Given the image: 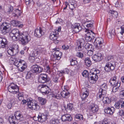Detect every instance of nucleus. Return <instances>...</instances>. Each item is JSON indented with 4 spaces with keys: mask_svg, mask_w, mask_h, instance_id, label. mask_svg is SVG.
<instances>
[{
    "mask_svg": "<svg viewBox=\"0 0 124 124\" xmlns=\"http://www.w3.org/2000/svg\"><path fill=\"white\" fill-rule=\"evenodd\" d=\"M106 91L105 90H103L100 88L98 93L97 95V98L98 100L99 101H102L105 95L106 94Z\"/></svg>",
    "mask_w": 124,
    "mask_h": 124,
    "instance_id": "11",
    "label": "nucleus"
},
{
    "mask_svg": "<svg viewBox=\"0 0 124 124\" xmlns=\"http://www.w3.org/2000/svg\"><path fill=\"white\" fill-rule=\"evenodd\" d=\"M92 58L93 60L95 61L96 62L100 61L101 59V54L100 53H98L93 56Z\"/></svg>",
    "mask_w": 124,
    "mask_h": 124,
    "instance_id": "20",
    "label": "nucleus"
},
{
    "mask_svg": "<svg viewBox=\"0 0 124 124\" xmlns=\"http://www.w3.org/2000/svg\"><path fill=\"white\" fill-rule=\"evenodd\" d=\"M49 115V113L47 111L45 112L44 113H39L38 117V121L40 122L45 121L48 119Z\"/></svg>",
    "mask_w": 124,
    "mask_h": 124,
    "instance_id": "6",
    "label": "nucleus"
},
{
    "mask_svg": "<svg viewBox=\"0 0 124 124\" xmlns=\"http://www.w3.org/2000/svg\"><path fill=\"white\" fill-rule=\"evenodd\" d=\"M22 63V65H20L18 68L19 71L20 72L23 71L27 67V64L26 63Z\"/></svg>",
    "mask_w": 124,
    "mask_h": 124,
    "instance_id": "28",
    "label": "nucleus"
},
{
    "mask_svg": "<svg viewBox=\"0 0 124 124\" xmlns=\"http://www.w3.org/2000/svg\"><path fill=\"white\" fill-rule=\"evenodd\" d=\"M13 10V7L11 6H10L8 8V12L9 13L11 12Z\"/></svg>",
    "mask_w": 124,
    "mask_h": 124,
    "instance_id": "58",
    "label": "nucleus"
},
{
    "mask_svg": "<svg viewBox=\"0 0 124 124\" xmlns=\"http://www.w3.org/2000/svg\"><path fill=\"white\" fill-rule=\"evenodd\" d=\"M70 65H76L77 63V61L76 60V59L75 58L70 59Z\"/></svg>",
    "mask_w": 124,
    "mask_h": 124,
    "instance_id": "39",
    "label": "nucleus"
},
{
    "mask_svg": "<svg viewBox=\"0 0 124 124\" xmlns=\"http://www.w3.org/2000/svg\"><path fill=\"white\" fill-rule=\"evenodd\" d=\"M31 74L30 71L28 72L26 76V79H28L30 78L31 76Z\"/></svg>",
    "mask_w": 124,
    "mask_h": 124,
    "instance_id": "55",
    "label": "nucleus"
},
{
    "mask_svg": "<svg viewBox=\"0 0 124 124\" xmlns=\"http://www.w3.org/2000/svg\"><path fill=\"white\" fill-rule=\"evenodd\" d=\"M75 118H76L80 120L83 119V116L80 114L76 115L75 116Z\"/></svg>",
    "mask_w": 124,
    "mask_h": 124,
    "instance_id": "51",
    "label": "nucleus"
},
{
    "mask_svg": "<svg viewBox=\"0 0 124 124\" xmlns=\"http://www.w3.org/2000/svg\"><path fill=\"white\" fill-rule=\"evenodd\" d=\"M49 79L46 74H41L38 79L40 83H44L48 82Z\"/></svg>",
    "mask_w": 124,
    "mask_h": 124,
    "instance_id": "12",
    "label": "nucleus"
},
{
    "mask_svg": "<svg viewBox=\"0 0 124 124\" xmlns=\"http://www.w3.org/2000/svg\"><path fill=\"white\" fill-rule=\"evenodd\" d=\"M22 33H21L18 29H15L12 30L10 33L9 35L10 36H19L21 35Z\"/></svg>",
    "mask_w": 124,
    "mask_h": 124,
    "instance_id": "19",
    "label": "nucleus"
},
{
    "mask_svg": "<svg viewBox=\"0 0 124 124\" xmlns=\"http://www.w3.org/2000/svg\"><path fill=\"white\" fill-rule=\"evenodd\" d=\"M115 111V108L113 107L110 108L108 107L104 109V112L105 113L110 115L112 114Z\"/></svg>",
    "mask_w": 124,
    "mask_h": 124,
    "instance_id": "21",
    "label": "nucleus"
},
{
    "mask_svg": "<svg viewBox=\"0 0 124 124\" xmlns=\"http://www.w3.org/2000/svg\"><path fill=\"white\" fill-rule=\"evenodd\" d=\"M96 70H93V69L91 70L90 73L92 75H97Z\"/></svg>",
    "mask_w": 124,
    "mask_h": 124,
    "instance_id": "63",
    "label": "nucleus"
},
{
    "mask_svg": "<svg viewBox=\"0 0 124 124\" xmlns=\"http://www.w3.org/2000/svg\"><path fill=\"white\" fill-rule=\"evenodd\" d=\"M116 76H115L113 77H112L109 81H116Z\"/></svg>",
    "mask_w": 124,
    "mask_h": 124,
    "instance_id": "62",
    "label": "nucleus"
},
{
    "mask_svg": "<svg viewBox=\"0 0 124 124\" xmlns=\"http://www.w3.org/2000/svg\"><path fill=\"white\" fill-rule=\"evenodd\" d=\"M120 100L116 102L115 104V106L116 108L118 109L120 107Z\"/></svg>",
    "mask_w": 124,
    "mask_h": 124,
    "instance_id": "43",
    "label": "nucleus"
},
{
    "mask_svg": "<svg viewBox=\"0 0 124 124\" xmlns=\"http://www.w3.org/2000/svg\"><path fill=\"white\" fill-rule=\"evenodd\" d=\"M20 39L22 44L25 45L31 40V37L27 32H25L20 35Z\"/></svg>",
    "mask_w": 124,
    "mask_h": 124,
    "instance_id": "3",
    "label": "nucleus"
},
{
    "mask_svg": "<svg viewBox=\"0 0 124 124\" xmlns=\"http://www.w3.org/2000/svg\"><path fill=\"white\" fill-rule=\"evenodd\" d=\"M11 25L9 23L4 22L1 25V29L3 32L5 34L6 33L9 32L10 30Z\"/></svg>",
    "mask_w": 124,
    "mask_h": 124,
    "instance_id": "7",
    "label": "nucleus"
},
{
    "mask_svg": "<svg viewBox=\"0 0 124 124\" xmlns=\"http://www.w3.org/2000/svg\"><path fill=\"white\" fill-rule=\"evenodd\" d=\"M120 85V84L118 83L116 86H114L112 89V91L113 92H116L118 90L119 87Z\"/></svg>",
    "mask_w": 124,
    "mask_h": 124,
    "instance_id": "34",
    "label": "nucleus"
},
{
    "mask_svg": "<svg viewBox=\"0 0 124 124\" xmlns=\"http://www.w3.org/2000/svg\"><path fill=\"white\" fill-rule=\"evenodd\" d=\"M8 120L10 124H17V120L14 116H9L8 118Z\"/></svg>",
    "mask_w": 124,
    "mask_h": 124,
    "instance_id": "24",
    "label": "nucleus"
},
{
    "mask_svg": "<svg viewBox=\"0 0 124 124\" xmlns=\"http://www.w3.org/2000/svg\"><path fill=\"white\" fill-rule=\"evenodd\" d=\"M31 99H27V104L28 107L32 110H38L39 109L40 107L37 102L32 101Z\"/></svg>",
    "mask_w": 124,
    "mask_h": 124,
    "instance_id": "4",
    "label": "nucleus"
},
{
    "mask_svg": "<svg viewBox=\"0 0 124 124\" xmlns=\"http://www.w3.org/2000/svg\"><path fill=\"white\" fill-rule=\"evenodd\" d=\"M32 71L34 73H40L43 70V68L37 65H34L32 66Z\"/></svg>",
    "mask_w": 124,
    "mask_h": 124,
    "instance_id": "15",
    "label": "nucleus"
},
{
    "mask_svg": "<svg viewBox=\"0 0 124 124\" xmlns=\"http://www.w3.org/2000/svg\"><path fill=\"white\" fill-rule=\"evenodd\" d=\"M71 27L72 30L75 32L77 33L82 29V28L79 23H76L71 25Z\"/></svg>",
    "mask_w": 124,
    "mask_h": 124,
    "instance_id": "13",
    "label": "nucleus"
},
{
    "mask_svg": "<svg viewBox=\"0 0 124 124\" xmlns=\"http://www.w3.org/2000/svg\"><path fill=\"white\" fill-rule=\"evenodd\" d=\"M108 13L112 14V16H113V15H117V13L116 11H112L110 10H109L108 11Z\"/></svg>",
    "mask_w": 124,
    "mask_h": 124,
    "instance_id": "53",
    "label": "nucleus"
},
{
    "mask_svg": "<svg viewBox=\"0 0 124 124\" xmlns=\"http://www.w3.org/2000/svg\"><path fill=\"white\" fill-rule=\"evenodd\" d=\"M70 94L69 93L67 89L66 90V91L65 90L63 91L62 93H61L62 96L65 98L67 97Z\"/></svg>",
    "mask_w": 124,
    "mask_h": 124,
    "instance_id": "33",
    "label": "nucleus"
},
{
    "mask_svg": "<svg viewBox=\"0 0 124 124\" xmlns=\"http://www.w3.org/2000/svg\"><path fill=\"white\" fill-rule=\"evenodd\" d=\"M55 52L54 56V58L57 60H59L61 56L62 53L59 52L60 49L59 48H55L53 49Z\"/></svg>",
    "mask_w": 124,
    "mask_h": 124,
    "instance_id": "16",
    "label": "nucleus"
},
{
    "mask_svg": "<svg viewBox=\"0 0 124 124\" xmlns=\"http://www.w3.org/2000/svg\"><path fill=\"white\" fill-rule=\"evenodd\" d=\"M51 124H58V121L57 120L55 119H52L50 121Z\"/></svg>",
    "mask_w": 124,
    "mask_h": 124,
    "instance_id": "47",
    "label": "nucleus"
},
{
    "mask_svg": "<svg viewBox=\"0 0 124 124\" xmlns=\"http://www.w3.org/2000/svg\"><path fill=\"white\" fill-rule=\"evenodd\" d=\"M39 87H40V91L43 95L48 94L50 90L49 87L46 85H41Z\"/></svg>",
    "mask_w": 124,
    "mask_h": 124,
    "instance_id": "10",
    "label": "nucleus"
},
{
    "mask_svg": "<svg viewBox=\"0 0 124 124\" xmlns=\"http://www.w3.org/2000/svg\"><path fill=\"white\" fill-rule=\"evenodd\" d=\"M29 59L30 62H34L35 60V57L31 56H29Z\"/></svg>",
    "mask_w": 124,
    "mask_h": 124,
    "instance_id": "57",
    "label": "nucleus"
},
{
    "mask_svg": "<svg viewBox=\"0 0 124 124\" xmlns=\"http://www.w3.org/2000/svg\"><path fill=\"white\" fill-rule=\"evenodd\" d=\"M58 77L54 76L53 77L52 80L54 83H57V82H58Z\"/></svg>",
    "mask_w": 124,
    "mask_h": 124,
    "instance_id": "50",
    "label": "nucleus"
},
{
    "mask_svg": "<svg viewBox=\"0 0 124 124\" xmlns=\"http://www.w3.org/2000/svg\"><path fill=\"white\" fill-rule=\"evenodd\" d=\"M38 51H39V54H40V53H44L45 52V49L42 48H40L39 50Z\"/></svg>",
    "mask_w": 124,
    "mask_h": 124,
    "instance_id": "56",
    "label": "nucleus"
},
{
    "mask_svg": "<svg viewBox=\"0 0 124 124\" xmlns=\"http://www.w3.org/2000/svg\"><path fill=\"white\" fill-rule=\"evenodd\" d=\"M64 107L67 111H71L73 109V104L70 103L67 104V107L65 106H64Z\"/></svg>",
    "mask_w": 124,
    "mask_h": 124,
    "instance_id": "29",
    "label": "nucleus"
},
{
    "mask_svg": "<svg viewBox=\"0 0 124 124\" xmlns=\"http://www.w3.org/2000/svg\"><path fill=\"white\" fill-rule=\"evenodd\" d=\"M90 111L89 113L90 115L91 116L93 113L96 112L98 109V108L97 106H91L89 108Z\"/></svg>",
    "mask_w": 124,
    "mask_h": 124,
    "instance_id": "22",
    "label": "nucleus"
},
{
    "mask_svg": "<svg viewBox=\"0 0 124 124\" xmlns=\"http://www.w3.org/2000/svg\"><path fill=\"white\" fill-rule=\"evenodd\" d=\"M103 42V40L102 38H97L95 40L94 44L97 48L100 49L102 48Z\"/></svg>",
    "mask_w": 124,
    "mask_h": 124,
    "instance_id": "8",
    "label": "nucleus"
},
{
    "mask_svg": "<svg viewBox=\"0 0 124 124\" xmlns=\"http://www.w3.org/2000/svg\"><path fill=\"white\" fill-rule=\"evenodd\" d=\"M121 107V108H124V101H122V100H120Z\"/></svg>",
    "mask_w": 124,
    "mask_h": 124,
    "instance_id": "59",
    "label": "nucleus"
},
{
    "mask_svg": "<svg viewBox=\"0 0 124 124\" xmlns=\"http://www.w3.org/2000/svg\"><path fill=\"white\" fill-rule=\"evenodd\" d=\"M120 95L121 98L124 99V89L120 91Z\"/></svg>",
    "mask_w": 124,
    "mask_h": 124,
    "instance_id": "48",
    "label": "nucleus"
},
{
    "mask_svg": "<svg viewBox=\"0 0 124 124\" xmlns=\"http://www.w3.org/2000/svg\"><path fill=\"white\" fill-rule=\"evenodd\" d=\"M86 101H85L82 100L81 104H80V106L81 107L85 106V103Z\"/></svg>",
    "mask_w": 124,
    "mask_h": 124,
    "instance_id": "60",
    "label": "nucleus"
},
{
    "mask_svg": "<svg viewBox=\"0 0 124 124\" xmlns=\"http://www.w3.org/2000/svg\"><path fill=\"white\" fill-rule=\"evenodd\" d=\"M100 88L103 90L106 91L107 89V86L106 84L105 83L103 84L101 86Z\"/></svg>",
    "mask_w": 124,
    "mask_h": 124,
    "instance_id": "42",
    "label": "nucleus"
},
{
    "mask_svg": "<svg viewBox=\"0 0 124 124\" xmlns=\"http://www.w3.org/2000/svg\"><path fill=\"white\" fill-rule=\"evenodd\" d=\"M86 31L87 33L86 34L85 39L87 42H93L95 34L91 31L86 29Z\"/></svg>",
    "mask_w": 124,
    "mask_h": 124,
    "instance_id": "5",
    "label": "nucleus"
},
{
    "mask_svg": "<svg viewBox=\"0 0 124 124\" xmlns=\"http://www.w3.org/2000/svg\"><path fill=\"white\" fill-rule=\"evenodd\" d=\"M59 29H58V31L56 30V31H53L54 33V34H55V36L56 37H57V38H58L59 37V33H58V31L59 30Z\"/></svg>",
    "mask_w": 124,
    "mask_h": 124,
    "instance_id": "61",
    "label": "nucleus"
},
{
    "mask_svg": "<svg viewBox=\"0 0 124 124\" xmlns=\"http://www.w3.org/2000/svg\"><path fill=\"white\" fill-rule=\"evenodd\" d=\"M85 65L88 67L90 66L92 63L91 62L90 58H86L85 59Z\"/></svg>",
    "mask_w": 124,
    "mask_h": 124,
    "instance_id": "32",
    "label": "nucleus"
},
{
    "mask_svg": "<svg viewBox=\"0 0 124 124\" xmlns=\"http://www.w3.org/2000/svg\"><path fill=\"white\" fill-rule=\"evenodd\" d=\"M109 83L110 84V85H111L112 86H116L117 84L118 83H120V82L119 81H109Z\"/></svg>",
    "mask_w": 124,
    "mask_h": 124,
    "instance_id": "38",
    "label": "nucleus"
},
{
    "mask_svg": "<svg viewBox=\"0 0 124 124\" xmlns=\"http://www.w3.org/2000/svg\"><path fill=\"white\" fill-rule=\"evenodd\" d=\"M44 33L40 28H39V29H36L34 31V35L36 37H40Z\"/></svg>",
    "mask_w": 124,
    "mask_h": 124,
    "instance_id": "18",
    "label": "nucleus"
},
{
    "mask_svg": "<svg viewBox=\"0 0 124 124\" xmlns=\"http://www.w3.org/2000/svg\"><path fill=\"white\" fill-rule=\"evenodd\" d=\"M14 116L15 117L17 120H19L21 121L23 120V116L19 111H17L15 112Z\"/></svg>",
    "mask_w": 124,
    "mask_h": 124,
    "instance_id": "26",
    "label": "nucleus"
},
{
    "mask_svg": "<svg viewBox=\"0 0 124 124\" xmlns=\"http://www.w3.org/2000/svg\"><path fill=\"white\" fill-rule=\"evenodd\" d=\"M84 24H86V26L87 28H91L93 26V23L90 21H87L85 22Z\"/></svg>",
    "mask_w": 124,
    "mask_h": 124,
    "instance_id": "30",
    "label": "nucleus"
},
{
    "mask_svg": "<svg viewBox=\"0 0 124 124\" xmlns=\"http://www.w3.org/2000/svg\"><path fill=\"white\" fill-rule=\"evenodd\" d=\"M92 74H90L88 76V78L89 79H91L92 80L94 81H96L97 80L98 78V76L97 75H92V76H91Z\"/></svg>",
    "mask_w": 124,
    "mask_h": 124,
    "instance_id": "31",
    "label": "nucleus"
},
{
    "mask_svg": "<svg viewBox=\"0 0 124 124\" xmlns=\"http://www.w3.org/2000/svg\"><path fill=\"white\" fill-rule=\"evenodd\" d=\"M10 36L12 38V39L13 41H16L18 39H19L20 40V36Z\"/></svg>",
    "mask_w": 124,
    "mask_h": 124,
    "instance_id": "45",
    "label": "nucleus"
},
{
    "mask_svg": "<svg viewBox=\"0 0 124 124\" xmlns=\"http://www.w3.org/2000/svg\"><path fill=\"white\" fill-rule=\"evenodd\" d=\"M76 55L79 57L82 58L84 57L83 54L81 52H77L76 54Z\"/></svg>",
    "mask_w": 124,
    "mask_h": 124,
    "instance_id": "52",
    "label": "nucleus"
},
{
    "mask_svg": "<svg viewBox=\"0 0 124 124\" xmlns=\"http://www.w3.org/2000/svg\"><path fill=\"white\" fill-rule=\"evenodd\" d=\"M85 48L88 51L87 54L89 55H92L93 53V46L91 44L88 43H86L85 46Z\"/></svg>",
    "mask_w": 124,
    "mask_h": 124,
    "instance_id": "14",
    "label": "nucleus"
},
{
    "mask_svg": "<svg viewBox=\"0 0 124 124\" xmlns=\"http://www.w3.org/2000/svg\"><path fill=\"white\" fill-rule=\"evenodd\" d=\"M24 61H19L17 62H15V65L18 68L20 65H22V63Z\"/></svg>",
    "mask_w": 124,
    "mask_h": 124,
    "instance_id": "44",
    "label": "nucleus"
},
{
    "mask_svg": "<svg viewBox=\"0 0 124 124\" xmlns=\"http://www.w3.org/2000/svg\"><path fill=\"white\" fill-rule=\"evenodd\" d=\"M17 45H16L12 47H10L8 50V53L9 54L13 56L17 54L19 51Z\"/></svg>",
    "mask_w": 124,
    "mask_h": 124,
    "instance_id": "9",
    "label": "nucleus"
},
{
    "mask_svg": "<svg viewBox=\"0 0 124 124\" xmlns=\"http://www.w3.org/2000/svg\"><path fill=\"white\" fill-rule=\"evenodd\" d=\"M8 43L7 39L3 37H0V48H4Z\"/></svg>",
    "mask_w": 124,
    "mask_h": 124,
    "instance_id": "17",
    "label": "nucleus"
},
{
    "mask_svg": "<svg viewBox=\"0 0 124 124\" xmlns=\"http://www.w3.org/2000/svg\"><path fill=\"white\" fill-rule=\"evenodd\" d=\"M102 100L103 101L104 103H106L107 104H108L110 102V101L109 100V99L108 98L104 97L103 98V99Z\"/></svg>",
    "mask_w": 124,
    "mask_h": 124,
    "instance_id": "40",
    "label": "nucleus"
},
{
    "mask_svg": "<svg viewBox=\"0 0 124 124\" xmlns=\"http://www.w3.org/2000/svg\"><path fill=\"white\" fill-rule=\"evenodd\" d=\"M115 35V30L113 28H111L110 29L108 32L107 34V37L109 39L112 38V35L114 36Z\"/></svg>",
    "mask_w": 124,
    "mask_h": 124,
    "instance_id": "27",
    "label": "nucleus"
},
{
    "mask_svg": "<svg viewBox=\"0 0 124 124\" xmlns=\"http://www.w3.org/2000/svg\"><path fill=\"white\" fill-rule=\"evenodd\" d=\"M38 52V51H36L35 52H34L32 53V54H31L30 56H33V57H35L36 56L39 54Z\"/></svg>",
    "mask_w": 124,
    "mask_h": 124,
    "instance_id": "54",
    "label": "nucleus"
},
{
    "mask_svg": "<svg viewBox=\"0 0 124 124\" xmlns=\"http://www.w3.org/2000/svg\"><path fill=\"white\" fill-rule=\"evenodd\" d=\"M62 121H70L72 119L70 115L69 114H65L62 116L61 117Z\"/></svg>",
    "mask_w": 124,
    "mask_h": 124,
    "instance_id": "23",
    "label": "nucleus"
},
{
    "mask_svg": "<svg viewBox=\"0 0 124 124\" xmlns=\"http://www.w3.org/2000/svg\"><path fill=\"white\" fill-rule=\"evenodd\" d=\"M84 90V91H85L84 92L82 93V95H81V97L82 100L83 101H85L86 98H87L88 96L89 95V93L88 92V89L86 88L83 89Z\"/></svg>",
    "mask_w": 124,
    "mask_h": 124,
    "instance_id": "25",
    "label": "nucleus"
},
{
    "mask_svg": "<svg viewBox=\"0 0 124 124\" xmlns=\"http://www.w3.org/2000/svg\"><path fill=\"white\" fill-rule=\"evenodd\" d=\"M121 31L120 33L121 35H123V34L124 33V28L122 26L121 27Z\"/></svg>",
    "mask_w": 124,
    "mask_h": 124,
    "instance_id": "64",
    "label": "nucleus"
},
{
    "mask_svg": "<svg viewBox=\"0 0 124 124\" xmlns=\"http://www.w3.org/2000/svg\"><path fill=\"white\" fill-rule=\"evenodd\" d=\"M14 12H15V14H16V15L18 17L20 16L21 12L18 9H16L14 11Z\"/></svg>",
    "mask_w": 124,
    "mask_h": 124,
    "instance_id": "49",
    "label": "nucleus"
},
{
    "mask_svg": "<svg viewBox=\"0 0 124 124\" xmlns=\"http://www.w3.org/2000/svg\"><path fill=\"white\" fill-rule=\"evenodd\" d=\"M85 43V40L83 39H81L78 42V45L84 46Z\"/></svg>",
    "mask_w": 124,
    "mask_h": 124,
    "instance_id": "41",
    "label": "nucleus"
},
{
    "mask_svg": "<svg viewBox=\"0 0 124 124\" xmlns=\"http://www.w3.org/2000/svg\"><path fill=\"white\" fill-rule=\"evenodd\" d=\"M54 32H52L50 34L49 38L50 39L53 40H56L57 38L54 34Z\"/></svg>",
    "mask_w": 124,
    "mask_h": 124,
    "instance_id": "35",
    "label": "nucleus"
},
{
    "mask_svg": "<svg viewBox=\"0 0 124 124\" xmlns=\"http://www.w3.org/2000/svg\"><path fill=\"white\" fill-rule=\"evenodd\" d=\"M11 24L14 26H17L20 23V22L17 20H14L11 21Z\"/></svg>",
    "mask_w": 124,
    "mask_h": 124,
    "instance_id": "36",
    "label": "nucleus"
},
{
    "mask_svg": "<svg viewBox=\"0 0 124 124\" xmlns=\"http://www.w3.org/2000/svg\"><path fill=\"white\" fill-rule=\"evenodd\" d=\"M39 100L40 104L42 105L45 104L46 102V100L45 98L42 97L39 98Z\"/></svg>",
    "mask_w": 124,
    "mask_h": 124,
    "instance_id": "37",
    "label": "nucleus"
},
{
    "mask_svg": "<svg viewBox=\"0 0 124 124\" xmlns=\"http://www.w3.org/2000/svg\"><path fill=\"white\" fill-rule=\"evenodd\" d=\"M106 64L104 67L105 70L107 72H109L115 69V66L113 57L108 56L106 59Z\"/></svg>",
    "mask_w": 124,
    "mask_h": 124,
    "instance_id": "1",
    "label": "nucleus"
},
{
    "mask_svg": "<svg viewBox=\"0 0 124 124\" xmlns=\"http://www.w3.org/2000/svg\"><path fill=\"white\" fill-rule=\"evenodd\" d=\"M8 91L11 93L16 94L18 93V95L19 97H23V93L19 92V87L14 83H11L8 87Z\"/></svg>",
    "mask_w": 124,
    "mask_h": 124,
    "instance_id": "2",
    "label": "nucleus"
},
{
    "mask_svg": "<svg viewBox=\"0 0 124 124\" xmlns=\"http://www.w3.org/2000/svg\"><path fill=\"white\" fill-rule=\"evenodd\" d=\"M90 74H88V72L87 71L85 70H84L82 73V75L83 76L85 77H88V76L89 75H90Z\"/></svg>",
    "mask_w": 124,
    "mask_h": 124,
    "instance_id": "46",
    "label": "nucleus"
}]
</instances>
